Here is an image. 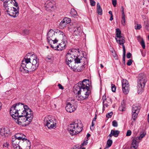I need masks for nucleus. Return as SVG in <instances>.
Returning a JSON list of instances; mask_svg holds the SVG:
<instances>
[{
    "instance_id": "864d4df0",
    "label": "nucleus",
    "mask_w": 149,
    "mask_h": 149,
    "mask_svg": "<svg viewBox=\"0 0 149 149\" xmlns=\"http://www.w3.org/2000/svg\"><path fill=\"white\" fill-rule=\"evenodd\" d=\"M58 87L60 89H63L64 88L60 84H58Z\"/></svg>"
},
{
    "instance_id": "09e8293b",
    "label": "nucleus",
    "mask_w": 149,
    "mask_h": 149,
    "mask_svg": "<svg viewBox=\"0 0 149 149\" xmlns=\"http://www.w3.org/2000/svg\"><path fill=\"white\" fill-rule=\"evenodd\" d=\"M112 3L114 7H116V0H112Z\"/></svg>"
},
{
    "instance_id": "7ed1b4c3",
    "label": "nucleus",
    "mask_w": 149,
    "mask_h": 149,
    "mask_svg": "<svg viewBox=\"0 0 149 149\" xmlns=\"http://www.w3.org/2000/svg\"><path fill=\"white\" fill-rule=\"evenodd\" d=\"M18 104L19 106H17V109H19L20 113L25 115L26 119V122H28L29 124L33 119V112L27 106L24 105V104L20 103Z\"/></svg>"
},
{
    "instance_id": "a18cd8bd",
    "label": "nucleus",
    "mask_w": 149,
    "mask_h": 149,
    "mask_svg": "<svg viewBox=\"0 0 149 149\" xmlns=\"http://www.w3.org/2000/svg\"><path fill=\"white\" fill-rule=\"evenodd\" d=\"M132 59H129L128 60L127 62V65L129 66L131 65L132 63Z\"/></svg>"
},
{
    "instance_id": "1a4fd4ad",
    "label": "nucleus",
    "mask_w": 149,
    "mask_h": 149,
    "mask_svg": "<svg viewBox=\"0 0 149 149\" xmlns=\"http://www.w3.org/2000/svg\"><path fill=\"white\" fill-rule=\"evenodd\" d=\"M44 123L49 129H54L56 127V123L49 116H46L44 119Z\"/></svg>"
},
{
    "instance_id": "6e6d98bb",
    "label": "nucleus",
    "mask_w": 149,
    "mask_h": 149,
    "mask_svg": "<svg viewBox=\"0 0 149 149\" xmlns=\"http://www.w3.org/2000/svg\"><path fill=\"white\" fill-rule=\"evenodd\" d=\"M102 100L103 101H106V96L105 95H104L102 97Z\"/></svg>"
},
{
    "instance_id": "4468645a",
    "label": "nucleus",
    "mask_w": 149,
    "mask_h": 149,
    "mask_svg": "<svg viewBox=\"0 0 149 149\" xmlns=\"http://www.w3.org/2000/svg\"><path fill=\"white\" fill-rule=\"evenodd\" d=\"M89 81V80L84 79L82 81H79L78 83V85L76 86H78L80 88H84V89L90 90Z\"/></svg>"
},
{
    "instance_id": "bf43d9fd",
    "label": "nucleus",
    "mask_w": 149,
    "mask_h": 149,
    "mask_svg": "<svg viewBox=\"0 0 149 149\" xmlns=\"http://www.w3.org/2000/svg\"><path fill=\"white\" fill-rule=\"evenodd\" d=\"M113 19V15H111V17H110V20L111 21V20H112Z\"/></svg>"
},
{
    "instance_id": "de8ad7c7",
    "label": "nucleus",
    "mask_w": 149,
    "mask_h": 149,
    "mask_svg": "<svg viewBox=\"0 0 149 149\" xmlns=\"http://www.w3.org/2000/svg\"><path fill=\"white\" fill-rule=\"evenodd\" d=\"M9 146V145L7 142H6V143H4L3 145V148L5 147L6 148H8Z\"/></svg>"
},
{
    "instance_id": "603ef678",
    "label": "nucleus",
    "mask_w": 149,
    "mask_h": 149,
    "mask_svg": "<svg viewBox=\"0 0 149 149\" xmlns=\"http://www.w3.org/2000/svg\"><path fill=\"white\" fill-rule=\"evenodd\" d=\"M102 103L103 106L104 107L105 106H106V107H107L109 106L107 103L105 102L104 101H103Z\"/></svg>"
},
{
    "instance_id": "8fccbe9b",
    "label": "nucleus",
    "mask_w": 149,
    "mask_h": 149,
    "mask_svg": "<svg viewBox=\"0 0 149 149\" xmlns=\"http://www.w3.org/2000/svg\"><path fill=\"white\" fill-rule=\"evenodd\" d=\"M132 56V54L130 52H128L127 54V57L128 58H130Z\"/></svg>"
},
{
    "instance_id": "7c9ffc66",
    "label": "nucleus",
    "mask_w": 149,
    "mask_h": 149,
    "mask_svg": "<svg viewBox=\"0 0 149 149\" xmlns=\"http://www.w3.org/2000/svg\"><path fill=\"white\" fill-rule=\"evenodd\" d=\"M139 142V140H138L135 137H134L132 139V145H134V144H137L138 145V143Z\"/></svg>"
},
{
    "instance_id": "5701e85b",
    "label": "nucleus",
    "mask_w": 149,
    "mask_h": 149,
    "mask_svg": "<svg viewBox=\"0 0 149 149\" xmlns=\"http://www.w3.org/2000/svg\"><path fill=\"white\" fill-rule=\"evenodd\" d=\"M116 42L120 45H122L123 46L125 42L124 37L123 36H120L119 37L115 38Z\"/></svg>"
},
{
    "instance_id": "473e14b6",
    "label": "nucleus",
    "mask_w": 149,
    "mask_h": 149,
    "mask_svg": "<svg viewBox=\"0 0 149 149\" xmlns=\"http://www.w3.org/2000/svg\"><path fill=\"white\" fill-rule=\"evenodd\" d=\"M123 62L125 63V56L126 54V50L125 47L124 45H123Z\"/></svg>"
},
{
    "instance_id": "a878e982",
    "label": "nucleus",
    "mask_w": 149,
    "mask_h": 149,
    "mask_svg": "<svg viewBox=\"0 0 149 149\" xmlns=\"http://www.w3.org/2000/svg\"><path fill=\"white\" fill-rule=\"evenodd\" d=\"M97 12L98 14L100 15H102V10L99 3H97Z\"/></svg>"
},
{
    "instance_id": "9b49d317",
    "label": "nucleus",
    "mask_w": 149,
    "mask_h": 149,
    "mask_svg": "<svg viewBox=\"0 0 149 149\" xmlns=\"http://www.w3.org/2000/svg\"><path fill=\"white\" fill-rule=\"evenodd\" d=\"M73 90L74 93H80L83 96L87 95V98L91 93V91L90 90H86L84 88H80V87L78 86H75Z\"/></svg>"
},
{
    "instance_id": "393cba45",
    "label": "nucleus",
    "mask_w": 149,
    "mask_h": 149,
    "mask_svg": "<svg viewBox=\"0 0 149 149\" xmlns=\"http://www.w3.org/2000/svg\"><path fill=\"white\" fill-rule=\"evenodd\" d=\"M132 110L133 113H139L140 110V107L139 106L133 105Z\"/></svg>"
},
{
    "instance_id": "2eb2a0df",
    "label": "nucleus",
    "mask_w": 149,
    "mask_h": 149,
    "mask_svg": "<svg viewBox=\"0 0 149 149\" xmlns=\"http://www.w3.org/2000/svg\"><path fill=\"white\" fill-rule=\"evenodd\" d=\"M19 143L22 147L21 148L20 146V148L22 149H30V142L26 138H25L24 140H21V142Z\"/></svg>"
},
{
    "instance_id": "412c9836",
    "label": "nucleus",
    "mask_w": 149,
    "mask_h": 149,
    "mask_svg": "<svg viewBox=\"0 0 149 149\" xmlns=\"http://www.w3.org/2000/svg\"><path fill=\"white\" fill-rule=\"evenodd\" d=\"M84 68V64H80L78 66L75 65L72 69L73 71L79 72L83 70Z\"/></svg>"
},
{
    "instance_id": "c756f323",
    "label": "nucleus",
    "mask_w": 149,
    "mask_h": 149,
    "mask_svg": "<svg viewBox=\"0 0 149 149\" xmlns=\"http://www.w3.org/2000/svg\"><path fill=\"white\" fill-rule=\"evenodd\" d=\"M70 13L72 16L73 17H75L77 15V13L76 11L74 9H71L70 12Z\"/></svg>"
},
{
    "instance_id": "4c0bfd02",
    "label": "nucleus",
    "mask_w": 149,
    "mask_h": 149,
    "mask_svg": "<svg viewBox=\"0 0 149 149\" xmlns=\"http://www.w3.org/2000/svg\"><path fill=\"white\" fill-rule=\"evenodd\" d=\"M111 88L112 91L114 92L116 91V87L115 86V85L113 84H111Z\"/></svg>"
},
{
    "instance_id": "2f4dec72",
    "label": "nucleus",
    "mask_w": 149,
    "mask_h": 149,
    "mask_svg": "<svg viewBox=\"0 0 149 149\" xmlns=\"http://www.w3.org/2000/svg\"><path fill=\"white\" fill-rule=\"evenodd\" d=\"M116 33L115 38L119 37L120 36H122L121 35V31L119 29H116Z\"/></svg>"
},
{
    "instance_id": "20e7f679",
    "label": "nucleus",
    "mask_w": 149,
    "mask_h": 149,
    "mask_svg": "<svg viewBox=\"0 0 149 149\" xmlns=\"http://www.w3.org/2000/svg\"><path fill=\"white\" fill-rule=\"evenodd\" d=\"M11 0H6L3 3V6L7 12V14L9 16L14 18L17 17L19 14V10L18 8H15L12 6Z\"/></svg>"
},
{
    "instance_id": "4d7b16f0",
    "label": "nucleus",
    "mask_w": 149,
    "mask_h": 149,
    "mask_svg": "<svg viewBox=\"0 0 149 149\" xmlns=\"http://www.w3.org/2000/svg\"><path fill=\"white\" fill-rule=\"evenodd\" d=\"M94 125V123H93V122H92L91 126L90 127L91 129V127L93 126Z\"/></svg>"
},
{
    "instance_id": "c03bdc74",
    "label": "nucleus",
    "mask_w": 149,
    "mask_h": 149,
    "mask_svg": "<svg viewBox=\"0 0 149 149\" xmlns=\"http://www.w3.org/2000/svg\"><path fill=\"white\" fill-rule=\"evenodd\" d=\"M113 112H110L109 113H108L107 115H106V117H107L109 118H111L112 115H113Z\"/></svg>"
},
{
    "instance_id": "49530a36",
    "label": "nucleus",
    "mask_w": 149,
    "mask_h": 149,
    "mask_svg": "<svg viewBox=\"0 0 149 149\" xmlns=\"http://www.w3.org/2000/svg\"><path fill=\"white\" fill-rule=\"evenodd\" d=\"M131 131L130 130H128L127 131L126 136H129L131 135Z\"/></svg>"
},
{
    "instance_id": "ddd939ff",
    "label": "nucleus",
    "mask_w": 149,
    "mask_h": 149,
    "mask_svg": "<svg viewBox=\"0 0 149 149\" xmlns=\"http://www.w3.org/2000/svg\"><path fill=\"white\" fill-rule=\"evenodd\" d=\"M73 25V30L74 34L76 36L80 35L82 32V26L80 24L77 23H74Z\"/></svg>"
},
{
    "instance_id": "f3484780",
    "label": "nucleus",
    "mask_w": 149,
    "mask_h": 149,
    "mask_svg": "<svg viewBox=\"0 0 149 149\" xmlns=\"http://www.w3.org/2000/svg\"><path fill=\"white\" fill-rule=\"evenodd\" d=\"M55 3L54 1L50 0H48L46 2L45 4V6L46 8V10L47 11L50 10L53 8Z\"/></svg>"
},
{
    "instance_id": "e433bc0d",
    "label": "nucleus",
    "mask_w": 149,
    "mask_h": 149,
    "mask_svg": "<svg viewBox=\"0 0 149 149\" xmlns=\"http://www.w3.org/2000/svg\"><path fill=\"white\" fill-rule=\"evenodd\" d=\"M112 143V141L110 139H109L107 140V145L108 148L110 147Z\"/></svg>"
},
{
    "instance_id": "69168bd1",
    "label": "nucleus",
    "mask_w": 149,
    "mask_h": 149,
    "mask_svg": "<svg viewBox=\"0 0 149 149\" xmlns=\"http://www.w3.org/2000/svg\"><path fill=\"white\" fill-rule=\"evenodd\" d=\"M105 107L104 106H103V108H102V110H103V111H104L105 110Z\"/></svg>"
},
{
    "instance_id": "bb28decb",
    "label": "nucleus",
    "mask_w": 149,
    "mask_h": 149,
    "mask_svg": "<svg viewBox=\"0 0 149 149\" xmlns=\"http://www.w3.org/2000/svg\"><path fill=\"white\" fill-rule=\"evenodd\" d=\"M1 130L2 132H1L2 133H1V136H2L4 135L6 136V135H5V134H8L10 133V131L7 128H3L2 127L1 128Z\"/></svg>"
},
{
    "instance_id": "a211bd4d",
    "label": "nucleus",
    "mask_w": 149,
    "mask_h": 149,
    "mask_svg": "<svg viewBox=\"0 0 149 149\" xmlns=\"http://www.w3.org/2000/svg\"><path fill=\"white\" fill-rule=\"evenodd\" d=\"M56 36V37L57 40H65L66 39V37L64 33L60 30H57L55 32Z\"/></svg>"
},
{
    "instance_id": "cd10ccee",
    "label": "nucleus",
    "mask_w": 149,
    "mask_h": 149,
    "mask_svg": "<svg viewBox=\"0 0 149 149\" xmlns=\"http://www.w3.org/2000/svg\"><path fill=\"white\" fill-rule=\"evenodd\" d=\"M122 88H125V87L129 86L128 81L126 79H123L122 81Z\"/></svg>"
},
{
    "instance_id": "5fc2aeb1",
    "label": "nucleus",
    "mask_w": 149,
    "mask_h": 149,
    "mask_svg": "<svg viewBox=\"0 0 149 149\" xmlns=\"http://www.w3.org/2000/svg\"><path fill=\"white\" fill-rule=\"evenodd\" d=\"M87 140L86 141H84V142L82 143V145L83 146L86 145L88 143L87 142Z\"/></svg>"
},
{
    "instance_id": "39448f33",
    "label": "nucleus",
    "mask_w": 149,
    "mask_h": 149,
    "mask_svg": "<svg viewBox=\"0 0 149 149\" xmlns=\"http://www.w3.org/2000/svg\"><path fill=\"white\" fill-rule=\"evenodd\" d=\"M83 127L81 121L79 120L75 122L74 123L70 124L69 126L68 130L71 134L73 135L76 134L81 131Z\"/></svg>"
},
{
    "instance_id": "a19ab883",
    "label": "nucleus",
    "mask_w": 149,
    "mask_h": 149,
    "mask_svg": "<svg viewBox=\"0 0 149 149\" xmlns=\"http://www.w3.org/2000/svg\"><path fill=\"white\" fill-rule=\"evenodd\" d=\"M141 27L142 26L141 24H137L136 26H135V29L136 30H139L141 29Z\"/></svg>"
},
{
    "instance_id": "b1692460",
    "label": "nucleus",
    "mask_w": 149,
    "mask_h": 149,
    "mask_svg": "<svg viewBox=\"0 0 149 149\" xmlns=\"http://www.w3.org/2000/svg\"><path fill=\"white\" fill-rule=\"evenodd\" d=\"M77 94L76 98L78 100H84L86 98H87V95L83 96H82L81 94L80 93H75Z\"/></svg>"
},
{
    "instance_id": "aec40b11",
    "label": "nucleus",
    "mask_w": 149,
    "mask_h": 149,
    "mask_svg": "<svg viewBox=\"0 0 149 149\" xmlns=\"http://www.w3.org/2000/svg\"><path fill=\"white\" fill-rule=\"evenodd\" d=\"M66 62L67 64L69 65V67H70L69 65L74 60V57L72 55H71L70 53L68 52L66 55Z\"/></svg>"
},
{
    "instance_id": "13d9d810",
    "label": "nucleus",
    "mask_w": 149,
    "mask_h": 149,
    "mask_svg": "<svg viewBox=\"0 0 149 149\" xmlns=\"http://www.w3.org/2000/svg\"><path fill=\"white\" fill-rule=\"evenodd\" d=\"M47 58L49 60H51L52 59L51 57L49 56H48L47 57Z\"/></svg>"
},
{
    "instance_id": "423d86ee",
    "label": "nucleus",
    "mask_w": 149,
    "mask_h": 149,
    "mask_svg": "<svg viewBox=\"0 0 149 149\" xmlns=\"http://www.w3.org/2000/svg\"><path fill=\"white\" fill-rule=\"evenodd\" d=\"M25 137L24 134L20 133H17L12 136L11 142L14 149H22L20 148L19 145L21 140H24Z\"/></svg>"
},
{
    "instance_id": "79ce46f5",
    "label": "nucleus",
    "mask_w": 149,
    "mask_h": 149,
    "mask_svg": "<svg viewBox=\"0 0 149 149\" xmlns=\"http://www.w3.org/2000/svg\"><path fill=\"white\" fill-rule=\"evenodd\" d=\"M90 5L92 6H94L95 4V2L94 0H89Z\"/></svg>"
},
{
    "instance_id": "052dcab7",
    "label": "nucleus",
    "mask_w": 149,
    "mask_h": 149,
    "mask_svg": "<svg viewBox=\"0 0 149 149\" xmlns=\"http://www.w3.org/2000/svg\"><path fill=\"white\" fill-rule=\"evenodd\" d=\"M109 13L111 15H113L112 14V12L111 11H109Z\"/></svg>"
},
{
    "instance_id": "6ab92c4d",
    "label": "nucleus",
    "mask_w": 149,
    "mask_h": 149,
    "mask_svg": "<svg viewBox=\"0 0 149 149\" xmlns=\"http://www.w3.org/2000/svg\"><path fill=\"white\" fill-rule=\"evenodd\" d=\"M63 40V41L58 45L56 47H55V49H57L58 50H62L65 48L66 45V39L65 40Z\"/></svg>"
},
{
    "instance_id": "4be33fe9",
    "label": "nucleus",
    "mask_w": 149,
    "mask_h": 149,
    "mask_svg": "<svg viewBox=\"0 0 149 149\" xmlns=\"http://www.w3.org/2000/svg\"><path fill=\"white\" fill-rule=\"evenodd\" d=\"M120 133V132L118 130H111V133L108 136V137H109V138L110 139H111L112 136H113L115 137H117L118 136Z\"/></svg>"
},
{
    "instance_id": "f257e3e1",
    "label": "nucleus",
    "mask_w": 149,
    "mask_h": 149,
    "mask_svg": "<svg viewBox=\"0 0 149 149\" xmlns=\"http://www.w3.org/2000/svg\"><path fill=\"white\" fill-rule=\"evenodd\" d=\"M38 59L35 55L28 53L22 61L20 70L24 73L34 71L38 66Z\"/></svg>"
},
{
    "instance_id": "72a5a7b5",
    "label": "nucleus",
    "mask_w": 149,
    "mask_h": 149,
    "mask_svg": "<svg viewBox=\"0 0 149 149\" xmlns=\"http://www.w3.org/2000/svg\"><path fill=\"white\" fill-rule=\"evenodd\" d=\"M139 113H132V118L133 119V122H134L137 116Z\"/></svg>"
},
{
    "instance_id": "3c124183",
    "label": "nucleus",
    "mask_w": 149,
    "mask_h": 149,
    "mask_svg": "<svg viewBox=\"0 0 149 149\" xmlns=\"http://www.w3.org/2000/svg\"><path fill=\"white\" fill-rule=\"evenodd\" d=\"M121 12H122V15H125L124 12V9L123 6H121Z\"/></svg>"
},
{
    "instance_id": "6e6552de",
    "label": "nucleus",
    "mask_w": 149,
    "mask_h": 149,
    "mask_svg": "<svg viewBox=\"0 0 149 149\" xmlns=\"http://www.w3.org/2000/svg\"><path fill=\"white\" fill-rule=\"evenodd\" d=\"M147 81V79L145 75L143 74L139 75L137 86L138 93H140L143 91Z\"/></svg>"
},
{
    "instance_id": "37998d69",
    "label": "nucleus",
    "mask_w": 149,
    "mask_h": 149,
    "mask_svg": "<svg viewBox=\"0 0 149 149\" xmlns=\"http://www.w3.org/2000/svg\"><path fill=\"white\" fill-rule=\"evenodd\" d=\"M112 125L114 127H117L118 126V123L117 122L114 120L112 122Z\"/></svg>"
},
{
    "instance_id": "0eeeda50",
    "label": "nucleus",
    "mask_w": 149,
    "mask_h": 149,
    "mask_svg": "<svg viewBox=\"0 0 149 149\" xmlns=\"http://www.w3.org/2000/svg\"><path fill=\"white\" fill-rule=\"evenodd\" d=\"M68 52L74 57L75 63H82L84 62L82 61L83 60H86L85 57L79 55V52L77 49H72L71 50H69Z\"/></svg>"
},
{
    "instance_id": "ea45409f",
    "label": "nucleus",
    "mask_w": 149,
    "mask_h": 149,
    "mask_svg": "<svg viewBox=\"0 0 149 149\" xmlns=\"http://www.w3.org/2000/svg\"><path fill=\"white\" fill-rule=\"evenodd\" d=\"M138 147V145L137 144H134V145H132V144L130 149H136Z\"/></svg>"
},
{
    "instance_id": "338daca9",
    "label": "nucleus",
    "mask_w": 149,
    "mask_h": 149,
    "mask_svg": "<svg viewBox=\"0 0 149 149\" xmlns=\"http://www.w3.org/2000/svg\"><path fill=\"white\" fill-rule=\"evenodd\" d=\"M1 132H2L1 128H0V134L1 135V133H2Z\"/></svg>"
},
{
    "instance_id": "f704fd0d",
    "label": "nucleus",
    "mask_w": 149,
    "mask_h": 149,
    "mask_svg": "<svg viewBox=\"0 0 149 149\" xmlns=\"http://www.w3.org/2000/svg\"><path fill=\"white\" fill-rule=\"evenodd\" d=\"M122 20H121V24L123 26H125V15H122Z\"/></svg>"
},
{
    "instance_id": "680f3d73",
    "label": "nucleus",
    "mask_w": 149,
    "mask_h": 149,
    "mask_svg": "<svg viewBox=\"0 0 149 149\" xmlns=\"http://www.w3.org/2000/svg\"><path fill=\"white\" fill-rule=\"evenodd\" d=\"M91 136V135L89 133H88L87 134V137H89Z\"/></svg>"
},
{
    "instance_id": "e2e57ef3",
    "label": "nucleus",
    "mask_w": 149,
    "mask_h": 149,
    "mask_svg": "<svg viewBox=\"0 0 149 149\" xmlns=\"http://www.w3.org/2000/svg\"><path fill=\"white\" fill-rule=\"evenodd\" d=\"M96 118L95 117V118H94L93 119L92 121L93 122L94 121H95L96 120Z\"/></svg>"
},
{
    "instance_id": "dca6fc26",
    "label": "nucleus",
    "mask_w": 149,
    "mask_h": 149,
    "mask_svg": "<svg viewBox=\"0 0 149 149\" xmlns=\"http://www.w3.org/2000/svg\"><path fill=\"white\" fill-rule=\"evenodd\" d=\"M71 22V19L70 18L65 17L61 21L59 25V27L62 29L64 28L66 25Z\"/></svg>"
},
{
    "instance_id": "58836bf2",
    "label": "nucleus",
    "mask_w": 149,
    "mask_h": 149,
    "mask_svg": "<svg viewBox=\"0 0 149 149\" xmlns=\"http://www.w3.org/2000/svg\"><path fill=\"white\" fill-rule=\"evenodd\" d=\"M140 44L141 45L143 48V49H145V48L146 46L144 41L143 39H142L141 41V42Z\"/></svg>"
},
{
    "instance_id": "f03ea898",
    "label": "nucleus",
    "mask_w": 149,
    "mask_h": 149,
    "mask_svg": "<svg viewBox=\"0 0 149 149\" xmlns=\"http://www.w3.org/2000/svg\"><path fill=\"white\" fill-rule=\"evenodd\" d=\"M19 106L18 103L14 104L10 109V114L14 119V121L17 124L23 126H26L29 124L28 122H26V117L24 114L20 113L19 109L17 107Z\"/></svg>"
},
{
    "instance_id": "0e129e2a",
    "label": "nucleus",
    "mask_w": 149,
    "mask_h": 149,
    "mask_svg": "<svg viewBox=\"0 0 149 149\" xmlns=\"http://www.w3.org/2000/svg\"><path fill=\"white\" fill-rule=\"evenodd\" d=\"M100 67H101V68H103L104 67V66H103V65H102V64H100Z\"/></svg>"
},
{
    "instance_id": "f8f14e48",
    "label": "nucleus",
    "mask_w": 149,
    "mask_h": 149,
    "mask_svg": "<svg viewBox=\"0 0 149 149\" xmlns=\"http://www.w3.org/2000/svg\"><path fill=\"white\" fill-rule=\"evenodd\" d=\"M74 101V100L70 98L66 102L65 109L67 112L71 113L76 110V108L73 104L72 102Z\"/></svg>"
},
{
    "instance_id": "774afa93",
    "label": "nucleus",
    "mask_w": 149,
    "mask_h": 149,
    "mask_svg": "<svg viewBox=\"0 0 149 149\" xmlns=\"http://www.w3.org/2000/svg\"><path fill=\"white\" fill-rule=\"evenodd\" d=\"M148 122L149 123V113H148Z\"/></svg>"
},
{
    "instance_id": "9d476101",
    "label": "nucleus",
    "mask_w": 149,
    "mask_h": 149,
    "mask_svg": "<svg viewBox=\"0 0 149 149\" xmlns=\"http://www.w3.org/2000/svg\"><path fill=\"white\" fill-rule=\"evenodd\" d=\"M47 36V38L49 43H52L53 42V44H55L58 41L57 38L56 37L55 32L52 29L50 30L48 32Z\"/></svg>"
},
{
    "instance_id": "c85d7f7f",
    "label": "nucleus",
    "mask_w": 149,
    "mask_h": 149,
    "mask_svg": "<svg viewBox=\"0 0 149 149\" xmlns=\"http://www.w3.org/2000/svg\"><path fill=\"white\" fill-rule=\"evenodd\" d=\"M130 86H127L125 88H122V90L123 93L125 94H127L130 91Z\"/></svg>"
},
{
    "instance_id": "c9c22d12",
    "label": "nucleus",
    "mask_w": 149,
    "mask_h": 149,
    "mask_svg": "<svg viewBox=\"0 0 149 149\" xmlns=\"http://www.w3.org/2000/svg\"><path fill=\"white\" fill-rule=\"evenodd\" d=\"M146 134V133H143L141 134L139 136H137L135 137L136 138V139H137L139 141V140H141L145 136Z\"/></svg>"
}]
</instances>
